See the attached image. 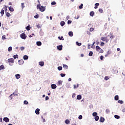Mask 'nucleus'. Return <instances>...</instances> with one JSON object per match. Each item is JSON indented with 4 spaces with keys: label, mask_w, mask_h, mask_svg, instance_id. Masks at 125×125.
Instances as JSON below:
<instances>
[{
    "label": "nucleus",
    "mask_w": 125,
    "mask_h": 125,
    "mask_svg": "<svg viewBox=\"0 0 125 125\" xmlns=\"http://www.w3.org/2000/svg\"><path fill=\"white\" fill-rule=\"evenodd\" d=\"M108 37H110L109 35L106 36V37H101V40L102 41H103V42H108L110 40V39L108 38Z\"/></svg>",
    "instance_id": "obj_1"
},
{
    "label": "nucleus",
    "mask_w": 125,
    "mask_h": 125,
    "mask_svg": "<svg viewBox=\"0 0 125 125\" xmlns=\"http://www.w3.org/2000/svg\"><path fill=\"white\" fill-rule=\"evenodd\" d=\"M37 8L40 10V11H41L42 12H43V11H44L45 10V8L42 6L41 7V6L40 5H37Z\"/></svg>",
    "instance_id": "obj_2"
},
{
    "label": "nucleus",
    "mask_w": 125,
    "mask_h": 125,
    "mask_svg": "<svg viewBox=\"0 0 125 125\" xmlns=\"http://www.w3.org/2000/svg\"><path fill=\"white\" fill-rule=\"evenodd\" d=\"M20 36L21 38L23 40H26V38H27V36H26L25 33H22Z\"/></svg>",
    "instance_id": "obj_3"
},
{
    "label": "nucleus",
    "mask_w": 125,
    "mask_h": 125,
    "mask_svg": "<svg viewBox=\"0 0 125 125\" xmlns=\"http://www.w3.org/2000/svg\"><path fill=\"white\" fill-rule=\"evenodd\" d=\"M8 63H14V59L13 58L8 59Z\"/></svg>",
    "instance_id": "obj_4"
},
{
    "label": "nucleus",
    "mask_w": 125,
    "mask_h": 125,
    "mask_svg": "<svg viewBox=\"0 0 125 125\" xmlns=\"http://www.w3.org/2000/svg\"><path fill=\"white\" fill-rule=\"evenodd\" d=\"M3 121H4V122H5V123H9V119L7 117H5L3 118Z\"/></svg>",
    "instance_id": "obj_5"
},
{
    "label": "nucleus",
    "mask_w": 125,
    "mask_h": 125,
    "mask_svg": "<svg viewBox=\"0 0 125 125\" xmlns=\"http://www.w3.org/2000/svg\"><path fill=\"white\" fill-rule=\"evenodd\" d=\"M111 53H112V51L111 50H109L107 51V54L105 55V57H108V56L110 55V54H111Z\"/></svg>",
    "instance_id": "obj_6"
},
{
    "label": "nucleus",
    "mask_w": 125,
    "mask_h": 125,
    "mask_svg": "<svg viewBox=\"0 0 125 125\" xmlns=\"http://www.w3.org/2000/svg\"><path fill=\"white\" fill-rule=\"evenodd\" d=\"M19 65H22L24 64V61L23 60H20L19 61Z\"/></svg>",
    "instance_id": "obj_7"
},
{
    "label": "nucleus",
    "mask_w": 125,
    "mask_h": 125,
    "mask_svg": "<svg viewBox=\"0 0 125 125\" xmlns=\"http://www.w3.org/2000/svg\"><path fill=\"white\" fill-rule=\"evenodd\" d=\"M39 65H40V66H41V67H43V66H44V62H40Z\"/></svg>",
    "instance_id": "obj_8"
},
{
    "label": "nucleus",
    "mask_w": 125,
    "mask_h": 125,
    "mask_svg": "<svg viewBox=\"0 0 125 125\" xmlns=\"http://www.w3.org/2000/svg\"><path fill=\"white\" fill-rule=\"evenodd\" d=\"M62 47H63V46L62 45L57 46V48L59 50H62Z\"/></svg>",
    "instance_id": "obj_9"
},
{
    "label": "nucleus",
    "mask_w": 125,
    "mask_h": 125,
    "mask_svg": "<svg viewBox=\"0 0 125 125\" xmlns=\"http://www.w3.org/2000/svg\"><path fill=\"white\" fill-rule=\"evenodd\" d=\"M35 113L37 115H40V109L37 108L35 110Z\"/></svg>",
    "instance_id": "obj_10"
},
{
    "label": "nucleus",
    "mask_w": 125,
    "mask_h": 125,
    "mask_svg": "<svg viewBox=\"0 0 125 125\" xmlns=\"http://www.w3.org/2000/svg\"><path fill=\"white\" fill-rule=\"evenodd\" d=\"M105 121V119L104 117H101L100 119V122L101 123H104V121Z\"/></svg>",
    "instance_id": "obj_11"
},
{
    "label": "nucleus",
    "mask_w": 125,
    "mask_h": 125,
    "mask_svg": "<svg viewBox=\"0 0 125 125\" xmlns=\"http://www.w3.org/2000/svg\"><path fill=\"white\" fill-rule=\"evenodd\" d=\"M51 87L53 89H55L57 87V86H56V84H51Z\"/></svg>",
    "instance_id": "obj_12"
},
{
    "label": "nucleus",
    "mask_w": 125,
    "mask_h": 125,
    "mask_svg": "<svg viewBox=\"0 0 125 125\" xmlns=\"http://www.w3.org/2000/svg\"><path fill=\"white\" fill-rule=\"evenodd\" d=\"M9 10L11 12H13V11H14V9L13 8V7L10 6L9 8Z\"/></svg>",
    "instance_id": "obj_13"
},
{
    "label": "nucleus",
    "mask_w": 125,
    "mask_h": 125,
    "mask_svg": "<svg viewBox=\"0 0 125 125\" xmlns=\"http://www.w3.org/2000/svg\"><path fill=\"white\" fill-rule=\"evenodd\" d=\"M28 58H29V57L27 55H24L23 58L24 60H28Z\"/></svg>",
    "instance_id": "obj_14"
},
{
    "label": "nucleus",
    "mask_w": 125,
    "mask_h": 125,
    "mask_svg": "<svg viewBox=\"0 0 125 125\" xmlns=\"http://www.w3.org/2000/svg\"><path fill=\"white\" fill-rule=\"evenodd\" d=\"M16 78L18 79H20V78H21V75H20V74H16L15 75Z\"/></svg>",
    "instance_id": "obj_15"
},
{
    "label": "nucleus",
    "mask_w": 125,
    "mask_h": 125,
    "mask_svg": "<svg viewBox=\"0 0 125 125\" xmlns=\"http://www.w3.org/2000/svg\"><path fill=\"white\" fill-rule=\"evenodd\" d=\"M37 43V45L38 46H41V45H42V42L39 41V42H36Z\"/></svg>",
    "instance_id": "obj_16"
},
{
    "label": "nucleus",
    "mask_w": 125,
    "mask_h": 125,
    "mask_svg": "<svg viewBox=\"0 0 125 125\" xmlns=\"http://www.w3.org/2000/svg\"><path fill=\"white\" fill-rule=\"evenodd\" d=\"M77 99L78 100H81V99H82V96L81 95H78L77 96Z\"/></svg>",
    "instance_id": "obj_17"
},
{
    "label": "nucleus",
    "mask_w": 125,
    "mask_h": 125,
    "mask_svg": "<svg viewBox=\"0 0 125 125\" xmlns=\"http://www.w3.org/2000/svg\"><path fill=\"white\" fill-rule=\"evenodd\" d=\"M90 16H91L92 17H93V16H94V12H93V11L90 12Z\"/></svg>",
    "instance_id": "obj_18"
},
{
    "label": "nucleus",
    "mask_w": 125,
    "mask_h": 125,
    "mask_svg": "<svg viewBox=\"0 0 125 125\" xmlns=\"http://www.w3.org/2000/svg\"><path fill=\"white\" fill-rule=\"evenodd\" d=\"M68 35H69V36L70 37H73V32H72V31L69 32Z\"/></svg>",
    "instance_id": "obj_19"
},
{
    "label": "nucleus",
    "mask_w": 125,
    "mask_h": 125,
    "mask_svg": "<svg viewBox=\"0 0 125 125\" xmlns=\"http://www.w3.org/2000/svg\"><path fill=\"white\" fill-rule=\"evenodd\" d=\"M65 24V21H62L61 22V25L62 26V27H63V26H64Z\"/></svg>",
    "instance_id": "obj_20"
},
{
    "label": "nucleus",
    "mask_w": 125,
    "mask_h": 125,
    "mask_svg": "<svg viewBox=\"0 0 125 125\" xmlns=\"http://www.w3.org/2000/svg\"><path fill=\"white\" fill-rule=\"evenodd\" d=\"M96 49L97 51H99L101 49V48L99 46H96Z\"/></svg>",
    "instance_id": "obj_21"
},
{
    "label": "nucleus",
    "mask_w": 125,
    "mask_h": 125,
    "mask_svg": "<svg viewBox=\"0 0 125 125\" xmlns=\"http://www.w3.org/2000/svg\"><path fill=\"white\" fill-rule=\"evenodd\" d=\"M26 30H27V31H30V30H31V26H27L25 27Z\"/></svg>",
    "instance_id": "obj_22"
},
{
    "label": "nucleus",
    "mask_w": 125,
    "mask_h": 125,
    "mask_svg": "<svg viewBox=\"0 0 125 125\" xmlns=\"http://www.w3.org/2000/svg\"><path fill=\"white\" fill-rule=\"evenodd\" d=\"M4 70V66L3 65H1L0 66V70Z\"/></svg>",
    "instance_id": "obj_23"
},
{
    "label": "nucleus",
    "mask_w": 125,
    "mask_h": 125,
    "mask_svg": "<svg viewBox=\"0 0 125 125\" xmlns=\"http://www.w3.org/2000/svg\"><path fill=\"white\" fill-rule=\"evenodd\" d=\"M0 14H1V16H3V14H4V10L3 9L1 10Z\"/></svg>",
    "instance_id": "obj_24"
},
{
    "label": "nucleus",
    "mask_w": 125,
    "mask_h": 125,
    "mask_svg": "<svg viewBox=\"0 0 125 125\" xmlns=\"http://www.w3.org/2000/svg\"><path fill=\"white\" fill-rule=\"evenodd\" d=\"M115 100L117 101V100H119V96L118 95H116L114 97Z\"/></svg>",
    "instance_id": "obj_25"
},
{
    "label": "nucleus",
    "mask_w": 125,
    "mask_h": 125,
    "mask_svg": "<svg viewBox=\"0 0 125 125\" xmlns=\"http://www.w3.org/2000/svg\"><path fill=\"white\" fill-rule=\"evenodd\" d=\"M65 124H66V125H68L69 124H70V120L66 119L65 121Z\"/></svg>",
    "instance_id": "obj_26"
},
{
    "label": "nucleus",
    "mask_w": 125,
    "mask_h": 125,
    "mask_svg": "<svg viewBox=\"0 0 125 125\" xmlns=\"http://www.w3.org/2000/svg\"><path fill=\"white\" fill-rule=\"evenodd\" d=\"M58 39L60 41H61V40L64 41V39L63 38V36H62V37L59 36V37H58Z\"/></svg>",
    "instance_id": "obj_27"
},
{
    "label": "nucleus",
    "mask_w": 125,
    "mask_h": 125,
    "mask_svg": "<svg viewBox=\"0 0 125 125\" xmlns=\"http://www.w3.org/2000/svg\"><path fill=\"white\" fill-rule=\"evenodd\" d=\"M95 120L96 122H97V121H98V120H99V116H95Z\"/></svg>",
    "instance_id": "obj_28"
},
{
    "label": "nucleus",
    "mask_w": 125,
    "mask_h": 125,
    "mask_svg": "<svg viewBox=\"0 0 125 125\" xmlns=\"http://www.w3.org/2000/svg\"><path fill=\"white\" fill-rule=\"evenodd\" d=\"M93 117H96L97 116V112H94L92 114Z\"/></svg>",
    "instance_id": "obj_29"
},
{
    "label": "nucleus",
    "mask_w": 125,
    "mask_h": 125,
    "mask_svg": "<svg viewBox=\"0 0 125 125\" xmlns=\"http://www.w3.org/2000/svg\"><path fill=\"white\" fill-rule=\"evenodd\" d=\"M63 67L64 69H66V70H67V69H68V65H67L66 64H63Z\"/></svg>",
    "instance_id": "obj_30"
},
{
    "label": "nucleus",
    "mask_w": 125,
    "mask_h": 125,
    "mask_svg": "<svg viewBox=\"0 0 125 125\" xmlns=\"http://www.w3.org/2000/svg\"><path fill=\"white\" fill-rule=\"evenodd\" d=\"M76 44H77V45H78V46H81V45H82V43H80L78 42H77Z\"/></svg>",
    "instance_id": "obj_31"
},
{
    "label": "nucleus",
    "mask_w": 125,
    "mask_h": 125,
    "mask_svg": "<svg viewBox=\"0 0 125 125\" xmlns=\"http://www.w3.org/2000/svg\"><path fill=\"white\" fill-rule=\"evenodd\" d=\"M118 102L119 103H120V104H124V101H122V100H119L118 101Z\"/></svg>",
    "instance_id": "obj_32"
},
{
    "label": "nucleus",
    "mask_w": 125,
    "mask_h": 125,
    "mask_svg": "<svg viewBox=\"0 0 125 125\" xmlns=\"http://www.w3.org/2000/svg\"><path fill=\"white\" fill-rule=\"evenodd\" d=\"M114 118H115V119H120V116L117 115H115L114 116Z\"/></svg>",
    "instance_id": "obj_33"
},
{
    "label": "nucleus",
    "mask_w": 125,
    "mask_h": 125,
    "mask_svg": "<svg viewBox=\"0 0 125 125\" xmlns=\"http://www.w3.org/2000/svg\"><path fill=\"white\" fill-rule=\"evenodd\" d=\"M6 16H7V17H9V16H10V14L9 12H6Z\"/></svg>",
    "instance_id": "obj_34"
},
{
    "label": "nucleus",
    "mask_w": 125,
    "mask_h": 125,
    "mask_svg": "<svg viewBox=\"0 0 125 125\" xmlns=\"http://www.w3.org/2000/svg\"><path fill=\"white\" fill-rule=\"evenodd\" d=\"M93 54V52H92V51H90L89 53V56H92Z\"/></svg>",
    "instance_id": "obj_35"
},
{
    "label": "nucleus",
    "mask_w": 125,
    "mask_h": 125,
    "mask_svg": "<svg viewBox=\"0 0 125 125\" xmlns=\"http://www.w3.org/2000/svg\"><path fill=\"white\" fill-rule=\"evenodd\" d=\"M8 50V51H11V50H12V47H11V46L9 47Z\"/></svg>",
    "instance_id": "obj_36"
},
{
    "label": "nucleus",
    "mask_w": 125,
    "mask_h": 125,
    "mask_svg": "<svg viewBox=\"0 0 125 125\" xmlns=\"http://www.w3.org/2000/svg\"><path fill=\"white\" fill-rule=\"evenodd\" d=\"M13 57L14 59H16V58H18V55L16 54L15 55H14Z\"/></svg>",
    "instance_id": "obj_37"
},
{
    "label": "nucleus",
    "mask_w": 125,
    "mask_h": 125,
    "mask_svg": "<svg viewBox=\"0 0 125 125\" xmlns=\"http://www.w3.org/2000/svg\"><path fill=\"white\" fill-rule=\"evenodd\" d=\"M99 12H100V13H103V9H102L101 8H100L99 9Z\"/></svg>",
    "instance_id": "obj_38"
},
{
    "label": "nucleus",
    "mask_w": 125,
    "mask_h": 125,
    "mask_svg": "<svg viewBox=\"0 0 125 125\" xmlns=\"http://www.w3.org/2000/svg\"><path fill=\"white\" fill-rule=\"evenodd\" d=\"M51 4L52 5H55V4H56V2H55V1H53L51 2Z\"/></svg>",
    "instance_id": "obj_39"
},
{
    "label": "nucleus",
    "mask_w": 125,
    "mask_h": 125,
    "mask_svg": "<svg viewBox=\"0 0 125 125\" xmlns=\"http://www.w3.org/2000/svg\"><path fill=\"white\" fill-rule=\"evenodd\" d=\"M58 69L59 70V71L62 70V66H59V67H58Z\"/></svg>",
    "instance_id": "obj_40"
},
{
    "label": "nucleus",
    "mask_w": 125,
    "mask_h": 125,
    "mask_svg": "<svg viewBox=\"0 0 125 125\" xmlns=\"http://www.w3.org/2000/svg\"><path fill=\"white\" fill-rule=\"evenodd\" d=\"M61 76L62 78H63V77H65V76H66V74H64V73H61Z\"/></svg>",
    "instance_id": "obj_41"
},
{
    "label": "nucleus",
    "mask_w": 125,
    "mask_h": 125,
    "mask_svg": "<svg viewBox=\"0 0 125 125\" xmlns=\"http://www.w3.org/2000/svg\"><path fill=\"white\" fill-rule=\"evenodd\" d=\"M83 4H81V5L79 6V9H82L83 8Z\"/></svg>",
    "instance_id": "obj_42"
},
{
    "label": "nucleus",
    "mask_w": 125,
    "mask_h": 125,
    "mask_svg": "<svg viewBox=\"0 0 125 125\" xmlns=\"http://www.w3.org/2000/svg\"><path fill=\"white\" fill-rule=\"evenodd\" d=\"M24 104H25V105H28V104H29V103L27 101H24Z\"/></svg>",
    "instance_id": "obj_43"
},
{
    "label": "nucleus",
    "mask_w": 125,
    "mask_h": 125,
    "mask_svg": "<svg viewBox=\"0 0 125 125\" xmlns=\"http://www.w3.org/2000/svg\"><path fill=\"white\" fill-rule=\"evenodd\" d=\"M104 80H105V81H108V80H109V77H108V76H105V77H104Z\"/></svg>",
    "instance_id": "obj_44"
},
{
    "label": "nucleus",
    "mask_w": 125,
    "mask_h": 125,
    "mask_svg": "<svg viewBox=\"0 0 125 125\" xmlns=\"http://www.w3.org/2000/svg\"><path fill=\"white\" fill-rule=\"evenodd\" d=\"M4 9L5 11H7V6H6V5H4Z\"/></svg>",
    "instance_id": "obj_45"
},
{
    "label": "nucleus",
    "mask_w": 125,
    "mask_h": 125,
    "mask_svg": "<svg viewBox=\"0 0 125 125\" xmlns=\"http://www.w3.org/2000/svg\"><path fill=\"white\" fill-rule=\"evenodd\" d=\"M14 93L13 94H11V95L9 96V98H10V100L12 99V95H14Z\"/></svg>",
    "instance_id": "obj_46"
},
{
    "label": "nucleus",
    "mask_w": 125,
    "mask_h": 125,
    "mask_svg": "<svg viewBox=\"0 0 125 125\" xmlns=\"http://www.w3.org/2000/svg\"><path fill=\"white\" fill-rule=\"evenodd\" d=\"M94 30V28H90L89 29L90 32H93Z\"/></svg>",
    "instance_id": "obj_47"
},
{
    "label": "nucleus",
    "mask_w": 125,
    "mask_h": 125,
    "mask_svg": "<svg viewBox=\"0 0 125 125\" xmlns=\"http://www.w3.org/2000/svg\"><path fill=\"white\" fill-rule=\"evenodd\" d=\"M101 45L102 46H104V45H105V43H104V42H101Z\"/></svg>",
    "instance_id": "obj_48"
},
{
    "label": "nucleus",
    "mask_w": 125,
    "mask_h": 125,
    "mask_svg": "<svg viewBox=\"0 0 125 125\" xmlns=\"http://www.w3.org/2000/svg\"><path fill=\"white\" fill-rule=\"evenodd\" d=\"M114 38H115V36H113V35H111L110 37H109V39H111V40L114 39Z\"/></svg>",
    "instance_id": "obj_49"
},
{
    "label": "nucleus",
    "mask_w": 125,
    "mask_h": 125,
    "mask_svg": "<svg viewBox=\"0 0 125 125\" xmlns=\"http://www.w3.org/2000/svg\"><path fill=\"white\" fill-rule=\"evenodd\" d=\"M78 118L79 119V120H82V119H83V116L80 115Z\"/></svg>",
    "instance_id": "obj_50"
},
{
    "label": "nucleus",
    "mask_w": 125,
    "mask_h": 125,
    "mask_svg": "<svg viewBox=\"0 0 125 125\" xmlns=\"http://www.w3.org/2000/svg\"><path fill=\"white\" fill-rule=\"evenodd\" d=\"M24 49H25L24 47L22 46L21 47V50L23 51V50H24Z\"/></svg>",
    "instance_id": "obj_51"
},
{
    "label": "nucleus",
    "mask_w": 125,
    "mask_h": 125,
    "mask_svg": "<svg viewBox=\"0 0 125 125\" xmlns=\"http://www.w3.org/2000/svg\"><path fill=\"white\" fill-rule=\"evenodd\" d=\"M67 23L68 24H71L72 23V21H70V20L68 21Z\"/></svg>",
    "instance_id": "obj_52"
},
{
    "label": "nucleus",
    "mask_w": 125,
    "mask_h": 125,
    "mask_svg": "<svg viewBox=\"0 0 125 125\" xmlns=\"http://www.w3.org/2000/svg\"><path fill=\"white\" fill-rule=\"evenodd\" d=\"M79 87V84H77V86L76 85V84L74 85V88H76L77 87Z\"/></svg>",
    "instance_id": "obj_53"
},
{
    "label": "nucleus",
    "mask_w": 125,
    "mask_h": 125,
    "mask_svg": "<svg viewBox=\"0 0 125 125\" xmlns=\"http://www.w3.org/2000/svg\"><path fill=\"white\" fill-rule=\"evenodd\" d=\"M38 18H39V15H37L34 16V18H36V19H38Z\"/></svg>",
    "instance_id": "obj_54"
},
{
    "label": "nucleus",
    "mask_w": 125,
    "mask_h": 125,
    "mask_svg": "<svg viewBox=\"0 0 125 125\" xmlns=\"http://www.w3.org/2000/svg\"><path fill=\"white\" fill-rule=\"evenodd\" d=\"M21 7L22 8H24V7H25V6L24 5V3H21Z\"/></svg>",
    "instance_id": "obj_55"
},
{
    "label": "nucleus",
    "mask_w": 125,
    "mask_h": 125,
    "mask_svg": "<svg viewBox=\"0 0 125 125\" xmlns=\"http://www.w3.org/2000/svg\"><path fill=\"white\" fill-rule=\"evenodd\" d=\"M95 6H97L98 7V6H99V3H96L95 4Z\"/></svg>",
    "instance_id": "obj_56"
},
{
    "label": "nucleus",
    "mask_w": 125,
    "mask_h": 125,
    "mask_svg": "<svg viewBox=\"0 0 125 125\" xmlns=\"http://www.w3.org/2000/svg\"><path fill=\"white\" fill-rule=\"evenodd\" d=\"M103 58H104V57L103 56H101L100 57L101 60H103Z\"/></svg>",
    "instance_id": "obj_57"
},
{
    "label": "nucleus",
    "mask_w": 125,
    "mask_h": 125,
    "mask_svg": "<svg viewBox=\"0 0 125 125\" xmlns=\"http://www.w3.org/2000/svg\"><path fill=\"white\" fill-rule=\"evenodd\" d=\"M106 113H110V110H109V109H106Z\"/></svg>",
    "instance_id": "obj_58"
},
{
    "label": "nucleus",
    "mask_w": 125,
    "mask_h": 125,
    "mask_svg": "<svg viewBox=\"0 0 125 125\" xmlns=\"http://www.w3.org/2000/svg\"><path fill=\"white\" fill-rule=\"evenodd\" d=\"M2 40H5V35H3V36L2 37Z\"/></svg>",
    "instance_id": "obj_59"
},
{
    "label": "nucleus",
    "mask_w": 125,
    "mask_h": 125,
    "mask_svg": "<svg viewBox=\"0 0 125 125\" xmlns=\"http://www.w3.org/2000/svg\"><path fill=\"white\" fill-rule=\"evenodd\" d=\"M48 99H49V97H48V96H46L45 100H48Z\"/></svg>",
    "instance_id": "obj_60"
},
{
    "label": "nucleus",
    "mask_w": 125,
    "mask_h": 125,
    "mask_svg": "<svg viewBox=\"0 0 125 125\" xmlns=\"http://www.w3.org/2000/svg\"><path fill=\"white\" fill-rule=\"evenodd\" d=\"M58 83H59V84H61V83H62V81H59L58 82Z\"/></svg>",
    "instance_id": "obj_61"
},
{
    "label": "nucleus",
    "mask_w": 125,
    "mask_h": 125,
    "mask_svg": "<svg viewBox=\"0 0 125 125\" xmlns=\"http://www.w3.org/2000/svg\"><path fill=\"white\" fill-rule=\"evenodd\" d=\"M9 5H12V3L11 2H9Z\"/></svg>",
    "instance_id": "obj_62"
},
{
    "label": "nucleus",
    "mask_w": 125,
    "mask_h": 125,
    "mask_svg": "<svg viewBox=\"0 0 125 125\" xmlns=\"http://www.w3.org/2000/svg\"><path fill=\"white\" fill-rule=\"evenodd\" d=\"M80 18V16H77L76 19H79Z\"/></svg>",
    "instance_id": "obj_63"
},
{
    "label": "nucleus",
    "mask_w": 125,
    "mask_h": 125,
    "mask_svg": "<svg viewBox=\"0 0 125 125\" xmlns=\"http://www.w3.org/2000/svg\"><path fill=\"white\" fill-rule=\"evenodd\" d=\"M120 49L119 48H118L117 49V51H120Z\"/></svg>",
    "instance_id": "obj_64"
}]
</instances>
